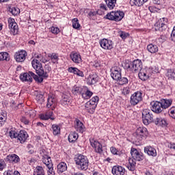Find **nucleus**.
Listing matches in <instances>:
<instances>
[{"label":"nucleus","mask_w":175,"mask_h":175,"mask_svg":"<svg viewBox=\"0 0 175 175\" xmlns=\"http://www.w3.org/2000/svg\"><path fill=\"white\" fill-rule=\"evenodd\" d=\"M111 77L113 80L118 81L121 79V68L118 66H114L111 68Z\"/></svg>","instance_id":"obj_14"},{"label":"nucleus","mask_w":175,"mask_h":175,"mask_svg":"<svg viewBox=\"0 0 175 175\" xmlns=\"http://www.w3.org/2000/svg\"><path fill=\"white\" fill-rule=\"evenodd\" d=\"M31 65L38 76L35 75V73H33L32 71L29 72H24L20 75L21 81L32 83V79H33L35 81H37L38 83H42L43 82V78L47 79V77H49L47 71H44V69H43V66L39 60L36 59H33L31 62Z\"/></svg>","instance_id":"obj_1"},{"label":"nucleus","mask_w":175,"mask_h":175,"mask_svg":"<svg viewBox=\"0 0 175 175\" xmlns=\"http://www.w3.org/2000/svg\"><path fill=\"white\" fill-rule=\"evenodd\" d=\"M40 118L44 120H50V118L47 116L46 113L45 114H41Z\"/></svg>","instance_id":"obj_59"},{"label":"nucleus","mask_w":175,"mask_h":175,"mask_svg":"<svg viewBox=\"0 0 175 175\" xmlns=\"http://www.w3.org/2000/svg\"><path fill=\"white\" fill-rule=\"evenodd\" d=\"M72 92L74 95H77V94L82 95L83 88H81V87L75 86L72 90Z\"/></svg>","instance_id":"obj_43"},{"label":"nucleus","mask_w":175,"mask_h":175,"mask_svg":"<svg viewBox=\"0 0 175 175\" xmlns=\"http://www.w3.org/2000/svg\"><path fill=\"white\" fill-rule=\"evenodd\" d=\"M10 13H12L13 16H17L20 14V9L18 8L12 7L9 8Z\"/></svg>","instance_id":"obj_44"},{"label":"nucleus","mask_w":175,"mask_h":175,"mask_svg":"<svg viewBox=\"0 0 175 175\" xmlns=\"http://www.w3.org/2000/svg\"><path fill=\"white\" fill-rule=\"evenodd\" d=\"M170 39L172 42H175V26L172 31Z\"/></svg>","instance_id":"obj_57"},{"label":"nucleus","mask_w":175,"mask_h":175,"mask_svg":"<svg viewBox=\"0 0 175 175\" xmlns=\"http://www.w3.org/2000/svg\"><path fill=\"white\" fill-rule=\"evenodd\" d=\"M18 140L21 143V144H24L27 142V139H28V133L25 131H21L18 133Z\"/></svg>","instance_id":"obj_21"},{"label":"nucleus","mask_w":175,"mask_h":175,"mask_svg":"<svg viewBox=\"0 0 175 175\" xmlns=\"http://www.w3.org/2000/svg\"><path fill=\"white\" fill-rule=\"evenodd\" d=\"M152 68H142L139 70V72L138 74V76L140 79V80H142L143 81H146V80H148L151 76H152Z\"/></svg>","instance_id":"obj_5"},{"label":"nucleus","mask_w":175,"mask_h":175,"mask_svg":"<svg viewBox=\"0 0 175 175\" xmlns=\"http://www.w3.org/2000/svg\"><path fill=\"white\" fill-rule=\"evenodd\" d=\"M155 125H159L160 126H166V120L161 117L157 118L154 121H153Z\"/></svg>","instance_id":"obj_29"},{"label":"nucleus","mask_w":175,"mask_h":175,"mask_svg":"<svg viewBox=\"0 0 175 175\" xmlns=\"http://www.w3.org/2000/svg\"><path fill=\"white\" fill-rule=\"evenodd\" d=\"M124 68H125V69H130V70H131V68H132L131 63V64L126 63L125 66H124Z\"/></svg>","instance_id":"obj_63"},{"label":"nucleus","mask_w":175,"mask_h":175,"mask_svg":"<svg viewBox=\"0 0 175 175\" xmlns=\"http://www.w3.org/2000/svg\"><path fill=\"white\" fill-rule=\"evenodd\" d=\"M42 162L48 167V175H55L54 168L53 167V162L51 161V157L47 154H44L42 157Z\"/></svg>","instance_id":"obj_6"},{"label":"nucleus","mask_w":175,"mask_h":175,"mask_svg":"<svg viewBox=\"0 0 175 175\" xmlns=\"http://www.w3.org/2000/svg\"><path fill=\"white\" fill-rule=\"evenodd\" d=\"M166 24H167V18H160L155 24H154V29L155 31H160L162 32L164 29H166Z\"/></svg>","instance_id":"obj_9"},{"label":"nucleus","mask_w":175,"mask_h":175,"mask_svg":"<svg viewBox=\"0 0 175 175\" xmlns=\"http://www.w3.org/2000/svg\"><path fill=\"white\" fill-rule=\"evenodd\" d=\"M85 107L86 111H88L90 114H94L95 113V109H96V105L92 104L88 101L85 104Z\"/></svg>","instance_id":"obj_24"},{"label":"nucleus","mask_w":175,"mask_h":175,"mask_svg":"<svg viewBox=\"0 0 175 175\" xmlns=\"http://www.w3.org/2000/svg\"><path fill=\"white\" fill-rule=\"evenodd\" d=\"M98 75L96 74L90 75L88 78V83L90 85L96 84L98 82Z\"/></svg>","instance_id":"obj_30"},{"label":"nucleus","mask_w":175,"mask_h":175,"mask_svg":"<svg viewBox=\"0 0 175 175\" xmlns=\"http://www.w3.org/2000/svg\"><path fill=\"white\" fill-rule=\"evenodd\" d=\"M148 0H131L130 3L131 6H142Z\"/></svg>","instance_id":"obj_33"},{"label":"nucleus","mask_w":175,"mask_h":175,"mask_svg":"<svg viewBox=\"0 0 175 175\" xmlns=\"http://www.w3.org/2000/svg\"><path fill=\"white\" fill-rule=\"evenodd\" d=\"M143 100V93L142 92L137 91L134 92L130 98V104L131 106H136Z\"/></svg>","instance_id":"obj_7"},{"label":"nucleus","mask_w":175,"mask_h":175,"mask_svg":"<svg viewBox=\"0 0 175 175\" xmlns=\"http://www.w3.org/2000/svg\"><path fill=\"white\" fill-rule=\"evenodd\" d=\"M70 57L72 62H75V64H81V62H83L81 55L79 53L72 52L70 54Z\"/></svg>","instance_id":"obj_18"},{"label":"nucleus","mask_w":175,"mask_h":175,"mask_svg":"<svg viewBox=\"0 0 175 175\" xmlns=\"http://www.w3.org/2000/svg\"><path fill=\"white\" fill-rule=\"evenodd\" d=\"M51 32L55 33L56 35L59 33V29L58 27H52L51 28Z\"/></svg>","instance_id":"obj_54"},{"label":"nucleus","mask_w":175,"mask_h":175,"mask_svg":"<svg viewBox=\"0 0 175 175\" xmlns=\"http://www.w3.org/2000/svg\"><path fill=\"white\" fill-rule=\"evenodd\" d=\"M107 8L110 10L114 9L116 8V3H117V0H104Z\"/></svg>","instance_id":"obj_35"},{"label":"nucleus","mask_w":175,"mask_h":175,"mask_svg":"<svg viewBox=\"0 0 175 175\" xmlns=\"http://www.w3.org/2000/svg\"><path fill=\"white\" fill-rule=\"evenodd\" d=\"M72 27L75 29H79L80 28V23H79V19L77 18H75L72 21Z\"/></svg>","instance_id":"obj_46"},{"label":"nucleus","mask_w":175,"mask_h":175,"mask_svg":"<svg viewBox=\"0 0 175 175\" xmlns=\"http://www.w3.org/2000/svg\"><path fill=\"white\" fill-rule=\"evenodd\" d=\"M53 110L51 111H47L46 113L47 114V116L50 118L51 120H53L54 118H53V114H54V113L53 112Z\"/></svg>","instance_id":"obj_60"},{"label":"nucleus","mask_w":175,"mask_h":175,"mask_svg":"<svg viewBox=\"0 0 175 175\" xmlns=\"http://www.w3.org/2000/svg\"><path fill=\"white\" fill-rule=\"evenodd\" d=\"M6 167V163H5V161L0 160V170H3Z\"/></svg>","instance_id":"obj_56"},{"label":"nucleus","mask_w":175,"mask_h":175,"mask_svg":"<svg viewBox=\"0 0 175 175\" xmlns=\"http://www.w3.org/2000/svg\"><path fill=\"white\" fill-rule=\"evenodd\" d=\"M90 142L92 147L94 148L96 152H97L98 154H102L103 152V148L102 146V144L99 143L98 140L94 139V138H90Z\"/></svg>","instance_id":"obj_11"},{"label":"nucleus","mask_w":175,"mask_h":175,"mask_svg":"<svg viewBox=\"0 0 175 175\" xmlns=\"http://www.w3.org/2000/svg\"><path fill=\"white\" fill-rule=\"evenodd\" d=\"M8 27L12 35L14 36L18 33V26L17 25L16 21H14V18H8Z\"/></svg>","instance_id":"obj_10"},{"label":"nucleus","mask_w":175,"mask_h":175,"mask_svg":"<svg viewBox=\"0 0 175 175\" xmlns=\"http://www.w3.org/2000/svg\"><path fill=\"white\" fill-rule=\"evenodd\" d=\"M13 170H8L4 172L3 175H13Z\"/></svg>","instance_id":"obj_62"},{"label":"nucleus","mask_w":175,"mask_h":175,"mask_svg":"<svg viewBox=\"0 0 175 175\" xmlns=\"http://www.w3.org/2000/svg\"><path fill=\"white\" fill-rule=\"evenodd\" d=\"M108 8L109 7H107V5H106V4L100 3L99 10L97 11V14H100V15L104 14L105 12L106 11H107Z\"/></svg>","instance_id":"obj_38"},{"label":"nucleus","mask_w":175,"mask_h":175,"mask_svg":"<svg viewBox=\"0 0 175 175\" xmlns=\"http://www.w3.org/2000/svg\"><path fill=\"white\" fill-rule=\"evenodd\" d=\"M119 81L120 85H124L125 84H128V78L120 77V79L118 80Z\"/></svg>","instance_id":"obj_48"},{"label":"nucleus","mask_w":175,"mask_h":175,"mask_svg":"<svg viewBox=\"0 0 175 175\" xmlns=\"http://www.w3.org/2000/svg\"><path fill=\"white\" fill-rule=\"evenodd\" d=\"M122 95H124V96H126V95H129L131 94V88L129 87H125L122 90Z\"/></svg>","instance_id":"obj_49"},{"label":"nucleus","mask_w":175,"mask_h":175,"mask_svg":"<svg viewBox=\"0 0 175 175\" xmlns=\"http://www.w3.org/2000/svg\"><path fill=\"white\" fill-rule=\"evenodd\" d=\"M152 107L151 110L154 113H157V114H159V113H162V110H163V108L162 107V104L161 102L159 101H153L150 103Z\"/></svg>","instance_id":"obj_16"},{"label":"nucleus","mask_w":175,"mask_h":175,"mask_svg":"<svg viewBox=\"0 0 175 175\" xmlns=\"http://www.w3.org/2000/svg\"><path fill=\"white\" fill-rule=\"evenodd\" d=\"M6 120H8V113L5 111H2L0 114V126L5 124Z\"/></svg>","instance_id":"obj_36"},{"label":"nucleus","mask_w":175,"mask_h":175,"mask_svg":"<svg viewBox=\"0 0 175 175\" xmlns=\"http://www.w3.org/2000/svg\"><path fill=\"white\" fill-rule=\"evenodd\" d=\"M166 76L168 77V79H171V80H175V68L168 69Z\"/></svg>","instance_id":"obj_41"},{"label":"nucleus","mask_w":175,"mask_h":175,"mask_svg":"<svg viewBox=\"0 0 175 175\" xmlns=\"http://www.w3.org/2000/svg\"><path fill=\"white\" fill-rule=\"evenodd\" d=\"M131 154L132 156V158L135 161H138V162H140L141 161H143V159H144V155L143 154V152L137 150V149L135 148H131Z\"/></svg>","instance_id":"obj_12"},{"label":"nucleus","mask_w":175,"mask_h":175,"mask_svg":"<svg viewBox=\"0 0 175 175\" xmlns=\"http://www.w3.org/2000/svg\"><path fill=\"white\" fill-rule=\"evenodd\" d=\"M147 50L149 53H151V54H155V53H158V46L150 44L147 46Z\"/></svg>","instance_id":"obj_32"},{"label":"nucleus","mask_w":175,"mask_h":175,"mask_svg":"<svg viewBox=\"0 0 175 175\" xmlns=\"http://www.w3.org/2000/svg\"><path fill=\"white\" fill-rule=\"evenodd\" d=\"M69 143H75L79 139V134L76 131L71 132L68 135Z\"/></svg>","instance_id":"obj_28"},{"label":"nucleus","mask_w":175,"mask_h":175,"mask_svg":"<svg viewBox=\"0 0 175 175\" xmlns=\"http://www.w3.org/2000/svg\"><path fill=\"white\" fill-rule=\"evenodd\" d=\"M142 121L144 125H148L154 122V115L150 109H144L142 111Z\"/></svg>","instance_id":"obj_4"},{"label":"nucleus","mask_w":175,"mask_h":175,"mask_svg":"<svg viewBox=\"0 0 175 175\" xmlns=\"http://www.w3.org/2000/svg\"><path fill=\"white\" fill-rule=\"evenodd\" d=\"M142 68V60L135 59L131 63V70L132 72H137V70H140Z\"/></svg>","instance_id":"obj_19"},{"label":"nucleus","mask_w":175,"mask_h":175,"mask_svg":"<svg viewBox=\"0 0 175 175\" xmlns=\"http://www.w3.org/2000/svg\"><path fill=\"white\" fill-rule=\"evenodd\" d=\"M111 172L113 175H124L125 174V168L122 166L115 165L112 167Z\"/></svg>","instance_id":"obj_22"},{"label":"nucleus","mask_w":175,"mask_h":175,"mask_svg":"<svg viewBox=\"0 0 175 175\" xmlns=\"http://www.w3.org/2000/svg\"><path fill=\"white\" fill-rule=\"evenodd\" d=\"M110 151L113 155H120V152L115 147H111Z\"/></svg>","instance_id":"obj_53"},{"label":"nucleus","mask_w":175,"mask_h":175,"mask_svg":"<svg viewBox=\"0 0 175 175\" xmlns=\"http://www.w3.org/2000/svg\"><path fill=\"white\" fill-rule=\"evenodd\" d=\"M124 16L125 14L122 11H112L108 13L104 18L110 20L111 21H121Z\"/></svg>","instance_id":"obj_3"},{"label":"nucleus","mask_w":175,"mask_h":175,"mask_svg":"<svg viewBox=\"0 0 175 175\" xmlns=\"http://www.w3.org/2000/svg\"><path fill=\"white\" fill-rule=\"evenodd\" d=\"M5 161L10 163H18L20 157L16 154H9L6 157Z\"/></svg>","instance_id":"obj_20"},{"label":"nucleus","mask_w":175,"mask_h":175,"mask_svg":"<svg viewBox=\"0 0 175 175\" xmlns=\"http://www.w3.org/2000/svg\"><path fill=\"white\" fill-rule=\"evenodd\" d=\"M135 136L138 140L146 139L148 136V131L146 127H139L135 133Z\"/></svg>","instance_id":"obj_8"},{"label":"nucleus","mask_w":175,"mask_h":175,"mask_svg":"<svg viewBox=\"0 0 175 175\" xmlns=\"http://www.w3.org/2000/svg\"><path fill=\"white\" fill-rule=\"evenodd\" d=\"M75 161L79 170H87V169H88L90 161L86 156L83 154H77L75 157Z\"/></svg>","instance_id":"obj_2"},{"label":"nucleus","mask_w":175,"mask_h":175,"mask_svg":"<svg viewBox=\"0 0 175 175\" xmlns=\"http://www.w3.org/2000/svg\"><path fill=\"white\" fill-rule=\"evenodd\" d=\"M21 122H23V124H25V125H28V124H29V120H28L27 119V118H25V117H22V118H21Z\"/></svg>","instance_id":"obj_58"},{"label":"nucleus","mask_w":175,"mask_h":175,"mask_svg":"<svg viewBox=\"0 0 175 175\" xmlns=\"http://www.w3.org/2000/svg\"><path fill=\"white\" fill-rule=\"evenodd\" d=\"M57 107V98L54 95H49L47 98L46 107L49 110H54Z\"/></svg>","instance_id":"obj_13"},{"label":"nucleus","mask_w":175,"mask_h":175,"mask_svg":"<svg viewBox=\"0 0 175 175\" xmlns=\"http://www.w3.org/2000/svg\"><path fill=\"white\" fill-rule=\"evenodd\" d=\"M27 55H28L27 51H25V50H22L15 53L14 58L16 62H24V61H25Z\"/></svg>","instance_id":"obj_17"},{"label":"nucleus","mask_w":175,"mask_h":175,"mask_svg":"<svg viewBox=\"0 0 175 175\" xmlns=\"http://www.w3.org/2000/svg\"><path fill=\"white\" fill-rule=\"evenodd\" d=\"M51 59L53 64H56V62H58V55L55 53H52L51 56Z\"/></svg>","instance_id":"obj_51"},{"label":"nucleus","mask_w":175,"mask_h":175,"mask_svg":"<svg viewBox=\"0 0 175 175\" xmlns=\"http://www.w3.org/2000/svg\"><path fill=\"white\" fill-rule=\"evenodd\" d=\"M88 102L89 103H92V105H96V106H97L98 103L99 102V97H98V96L92 97Z\"/></svg>","instance_id":"obj_47"},{"label":"nucleus","mask_w":175,"mask_h":175,"mask_svg":"<svg viewBox=\"0 0 175 175\" xmlns=\"http://www.w3.org/2000/svg\"><path fill=\"white\" fill-rule=\"evenodd\" d=\"M94 93L90 90H87L85 93H82V98L84 99H90Z\"/></svg>","instance_id":"obj_45"},{"label":"nucleus","mask_w":175,"mask_h":175,"mask_svg":"<svg viewBox=\"0 0 175 175\" xmlns=\"http://www.w3.org/2000/svg\"><path fill=\"white\" fill-rule=\"evenodd\" d=\"M129 165L127 166L129 170L133 172L136 167V161H135V159L130 158L129 159Z\"/></svg>","instance_id":"obj_37"},{"label":"nucleus","mask_w":175,"mask_h":175,"mask_svg":"<svg viewBox=\"0 0 175 175\" xmlns=\"http://www.w3.org/2000/svg\"><path fill=\"white\" fill-rule=\"evenodd\" d=\"M100 45L104 50H111L113 49V41L103 38L100 41Z\"/></svg>","instance_id":"obj_15"},{"label":"nucleus","mask_w":175,"mask_h":175,"mask_svg":"<svg viewBox=\"0 0 175 175\" xmlns=\"http://www.w3.org/2000/svg\"><path fill=\"white\" fill-rule=\"evenodd\" d=\"M68 169V166L66 163L62 162L57 165V173H64Z\"/></svg>","instance_id":"obj_34"},{"label":"nucleus","mask_w":175,"mask_h":175,"mask_svg":"<svg viewBox=\"0 0 175 175\" xmlns=\"http://www.w3.org/2000/svg\"><path fill=\"white\" fill-rule=\"evenodd\" d=\"M75 129L77 132H80V133H83L85 131V127L83 122H80L79 120H75Z\"/></svg>","instance_id":"obj_26"},{"label":"nucleus","mask_w":175,"mask_h":175,"mask_svg":"<svg viewBox=\"0 0 175 175\" xmlns=\"http://www.w3.org/2000/svg\"><path fill=\"white\" fill-rule=\"evenodd\" d=\"M29 114L30 117L33 118V117H35V116H36V111H35V110H30L29 111Z\"/></svg>","instance_id":"obj_61"},{"label":"nucleus","mask_w":175,"mask_h":175,"mask_svg":"<svg viewBox=\"0 0 175 175\" xmlns=\"http://www.w3.org/2000/svg\"><path fill=\"white\" fill-rule=\"evenodd\" d=\"M144 152H146V154H148L149 157H157V150L151 146L145 147Z\"/></svg>","instance_id":"obj_25"},{"label":"nucleus","mask_w":175,"mask_h":175,"mask_svg":"<svg viewBox=\"0 0 175 175\" xmlns=\"http://www.w3.org/2000/svg\"><path fill=\"white\" fill-rule=\"evenodd\" d=\"M9 135L11 139H17L18 137V133L16 132L15 131H10Z\"/></svg>","instance_id":"obj_50"},{"label":"nucleus","mask_w":175,"mask_h":175,"mask_svg":"<svg viewBox=\"0 0 175 175\" xmlns=\"http://www.w3.org/2000/svg\"><path fill=\"white\" fill-rule=\"evenodd\" d=\"M0 61H10V56L6 52L0 53Z\"/></svg>","instance_id":"obj_42"},{"label":"nucleus","mask_w":175,"mask_h":175,"mask_svg":"<svg viewBox=\"0 0 175 175\" xmlns=\"http://www.w3.org/2000/svg\"><path fill=\"white\" fill-rule=\"evenodd\" d=\"M120 36L122 38V39H126L127 36H129V33H125V31H121Z\"/></svg>","instance_id":"obj_55"},{"label":"nucleus","mask_w":175,"mask_h":175,"mask_svg":"<svg viewBox=\"0 0 175 175\" xmlns=\"http://www.w3.org/2000/svg\"><path fill=\"white\" fill-rule=\"evenodd\" d=\"M37 100H40V99H43V95L42 94H38L36 96Z\"/></svg>","instance_id":"obj_64"},{"label":"nucleus","mask_w":175,"mask_h":175,"mask_svg":"<svg viewBox=\"0 0 175 175\" xmlns=\"http://www.w3.org/2000/svg\"><path fill=\"white\" fill-rule=\"evenodd\" d=\"M44 170H43V167L37 166L34 170L33 175H44Z\"/></svg>","instance_id":"obj_39"},{"label":"nucleus","mask_w":175,"mask_h":175,"mask_svg":"<svg viewBox=\"0 0 175 175\" xmlns=\"http://www.w3.org/2000/svg\"><path fill=\"white\" fill-rule=\"evenodd\" d=\"M52 130H53V134L55 136H57V135H59L61 133V128L58 124H53L52 125Z\"/></svg>","instance_id":"obj_40"},{"label":"nucleus","mask_w":175,"mask_h":175,"mask_svg":"<svg viewBox=\"0 0 175 175\" xmlns=\"http://www.w3.org/2000/svg\"><path fill=\"white\" fill-rule=\"evenodd\" d=\"M60 102L63 106L69 105H70V102H71L70 97H69V96L68 95L64 94L62 96V99L61 100Z\"/></svg>","instance_id":"obj_31"},{"label":"nucleus","mask_w":175,"mask_h":175,"mask_svg":"<svg viewBox=\"0 0 175 175\" xmlns=\"http://www.w3.org/2000/svg\"><path fill=\"white\" fill-rule=\"evenodd\" d=\"M68 71L70 73L77 75V76H79V77H84V73L83 72V71H81L80 70H79V68L76 67H70L68 68Z\"/></svg>","instance_id":"obj_23"},{"label":"nucleus","mask_w":175,"mask_h":175,"mask_svg":"<svg viewBox=\"0 0 175 175\" xmlns=\"http://www.w3.org/2000/svg\"><path fill=\"white\" fill-rule=\"evenodd\" d=\"M160 103H161V106L163 109H167L168 107H170V106H172V103H173V100L162 99Z\"/></svg>","instance_id":"obj_27"},{"label":"nucleus","mask_w":175,"mask_h":175,"mask_svg":"<svg viewBox=\"0 0 175 175\" xmlns=\"http://www.w3.org/2000/svg\"><path fill=\"white\" fill-rule=\"evenodd\" d=\"M168 113L170 114V117L175 120V107H171L168 111Z\"/></svg>","instance_id":"obj_52"}]
</instances>
